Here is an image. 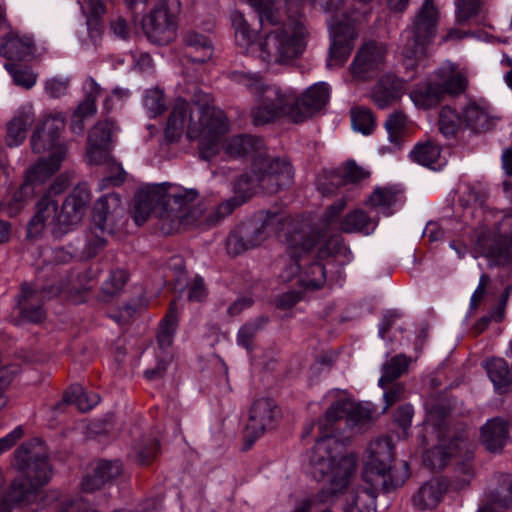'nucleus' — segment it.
<instances>
[{
  "label": "nucleus",
  "instance_id": "1",
  "mask_svg": "<svg viewBox=\"0 0 512 512\" xmlns=\"http://www.w3.org/2000/svg\"><path fill=\"white\" fill-rule=\"evenodd\" d=\"M208 94L196 95L194 104L177 99L169 114L165 137L176 141L186 129L187 138L199 140L200 156L210 160L221 148L229 156H252V174H242L234 182V196L206 211L195 189L171 183L147 184L135 196L134 219L140 225L151 213L159 220L163 234H171L181 227L214 226L230 215L237 207L250 200L261 189L275 194L293 183L291 163L280 157H270L264 150L262 139L252 135H235L223 141L229 125L225 113L210 104Z\"/></svg>",
  "mask_w": 512,
  "mask_h": 512
},
{
  "label": "nucleus",
  "instance_id": "2",
  "mask_svg": "<svg viewBox=\"0 0 512 512\" xmlns=\"http://www.w3.org/2000/svg\"><path fill=\"white\" fill-rule=\"evenodd\" d=\"M375 415L376 409L369 402L340 399L331 404L324 419L319 422L322 435L317 439L309 458L310 474L319 482L327 480V487L298 502L294 512H309L315 507L316 501H326L329 495L343 493L356 476L357 457L352 453L340 455L341 444L333 436V425L346 418L351 427L363 428L374 420Z\"/></svg>",
  "mask_w": 512,
  "mask_h": 512
},
{
  "label": "nucleus",
  "instance_id": "3",
  "mask_svg": "<svg viewBox=\"0 0 512 512\" xmlns=\"http://www.w3.org/2000/svg\"><path fill=\"white\" fill-rule=\"evenodd\" d=\"M258 14L263 32L252 46V56L267 66L287 64L306 47L307 30L302 20L304 0H245Z\"/></svg>",
  "mask_w": 512,
  "mask_h": 512
},
{
  "label": "nucleus",
  "instance_id": "4",
  "mask_svg": "<svg viewBox=\"0 0 512 512\" xmlns=\"http://www.w3.org/2000/svg\"><path fill=\"white\" fill-rule=\"evenodd\" d=\"M12 464L22 475L11 483L4 501L37 512L45 506L42 487L52 474L45 446L38 439L24 442L14 452Z\"/></svg>",
  "mask_w": 512,
  "mask_h": 512
},
{
  "label": "nucleus",
  "instance_id": "5",
  "mask_svg": "<svg viewBox=\"0 0 512 512\" xmlns=\"http://www.w3.org/2000/svg\"><path fill=\"white\" fill-rule=\"evenodd\" d=\"M427 426H430L436 433L438 444L425 451L423 463L431 470L443 469L453 457H459L463 463L459 467L462 473L471 477L473 458V445L466 433L461 432L451 437L448 435L447 417L450 407L444 401H429L426 403Z\"/></svg>",
  "mask_w": 512,
  "mask_h": 512
},
{
  "label": "nucleus",
  "instance_id": "6",
  "mask_svg": "<svg viewBox=\"0 0 512 512\" xmlns=\"http://www.w3.org/2000/svg\"><path fill=\"white\" fill-rule=\"evenodd\" d=\"M230 78L255 96L257 104L251 111L254 125H266L281 118L298 123L294 116L297 112V95L292 89L267 83L259 73L234 71Z\"/></svg>",
  "mask_w": 512,
  "mask_h": 512
},
{
  "label": "nucleus",
  "instance_id": "7",
  "mask_svg": "<svg viewBox=\"0 0 512 512\" xmlns=\"http://www.w3.org/2000/svg\"><path fill=\"white\" fill-rule=\"evenodd\" d=\"M322 237L319 230L308 225H298L292 220V226L285 233L287 252L290 264L280 275L284 281L297 278L298 283L304 288L316 289L321 287L326 279V270L322 263L312 262L308 264L309 252L320 242Z\"/></svg>",
  "mask_w": 512,
  "mask_h": 512
},
{
  "label": "nucleus",
  "instance_id": "8",
  "mask_svg": "<svg viewBox=\"0 0 512 512\" xmlns=\"http://www.w3.org/2000/svg\"><path fill=\"white\" fill-rule=\"evenodd\" d=\"M395 461L394 444L389 437H378L372 440L364 455L362 480L365 485L393 492L404 485L409 478V466L403 462L400 466Z\"/></svg>",
  "mask_w": 512,
  "mask_h": 512
},
{
  "label": "nucleus",
  "instance_id": "9",
  "mask_svg": "<svg viewBox=\"0 0 512 512\" xmlns=\"http://www.w3.org/2000/svg\"><path fill=\"white\" fill-rule=\"evenodd\" d=\"M439 11L433 0H425L415 16L412 28L402 34V54L405 66L414 69L424 58L427 46L436 35Z\"/></svg>",
  "mask_w": 512,
  "mask_h": 512
},
{
  "label": "nucleus",
  "instance_id": "10",
  "mask_svg": "<svg viewBox=\"0 0 512 512\" xmlns=\"http://www.w3.org/2000/svg\"><path fill=\"white\" fill-rule=\"evenodd\" d=\"M491 227L475 233V248L493 264L512 263V212H497Z\"/></svg>",
  "mask_w": 512,
  "mask_h": 512
},
{
  "label": "nucleus",
  "instance_id": "11",
  "mask_svg": "<svg viewBox=\"0 0 512 512\" xmlns=\"http://www.w3.org/2000/svg\"><path fill=\"white\" fill-rule=\"evenodd\" d=\"M292 226V219L280 214L267 212L260 226L250 229L242 226L229 234L226 248L229 254L237 256L248 249L260 245L270 233L288 230Z\"/></svg>",
  "mask_w": 512,
  "mask_h": 512
},
{
  "label": "nucleus",
  "instance_id": "12",
  "mask_svg": "<svg viewBox=\"0 0 512 512\" xmlns=\"http://www.w3.org/2000/svg\"><path fill=\"white\" fill-rule=\"evenodd\" d=\"M62 292H72V288L61 285L57 288H46L36 282H23L17 295V309L20 318L25 322L38 324L46 317L45 299Z\"/></svg>",
  "mask_w": 512,
  "mask_h": 512
},
{
  "label": "nucleus",
  "instance_id": "13",
  "mask_svg": "<svg viewBox=\"0 0 512 512\" xmlns=\"http://www.w3.org/2000/svg\"><path fill=\"white\" fill-rule=\"evenodd\" d=\"M45 229L56 236L63 234L58 199L49 194H42L34 206V214L27 225V236L34 238Z\"/></svg>",
  "mask_w": 512,
  "mask_h": 512
},
{
  "label": "nucleus",
  "instance_id": "14",
  "mask_svg": "<svg viewBox=\"0 0 512 512\" xmlns=\"http://www.w3.org/2000/svg\"><path fill=\"white\" fill-rule=\"evenodd\" d=\"M143 30L148 39L156 44L170 43L176 34L175 16L168 9L167 0H160L154 9L142 20Z\"/></svg>",
  "mask_w": 512,
  "mask_h": 512
},
{
  "label": "nucleus",
  "instance_id": "15",
  "mask_svg": "<svg viewBox=\"0 0 512 512\" xmlns=\"http://www.w3.org/2000/svg\"><path fill=\"white\" fill-rule=\"evenodd\" d=\"M278 412L277 405L271 398L263 397L252 403L246 424V437L251 438L250 445L267 430L274 428Z\"/></svg>",
  "mask_w": 512,
  "mask_h": 512
},
{
  "label": "nucleus",
  "instance_id": "16",
  "mask_svg": "<svg viewBox=\"0 0 512 512\" xmlns=\"http://www.w3.org/2000/svg\"><path fill=\"white\" fill-rule=\"evenodd\" d=\"M91 195L86 184H79L65 198L60 208V219L63 234L77 226L84 218Z\"/></svg>",
  "mask_w": 512,
  "mask_h": 512
},
{
  "label": "nucleus",
  "instance_id": "17",
  "mask_svg": "<svg viewBox=\"0 0 512 512\" xmlns=\"http://www.w3.org/2000/svg\"><path fill=\"white\" fill-rule=\"evenodd\" d=\"M64 116L61 113L44 116L36 126L31 136V147L35 153H43L46 150H55L57 139L64 128Z\"/></svg>",
  "mask_w": 512,
  "mask_h": 512
},
{
  "label": "nucleus",
  "instance_id": "18",
  "mask_svg": "<svg viewBox=\"0 0 512 512\" xmlns=\"http://www.w3.org/2000/svg\"><path fill=\"white\" fill-rule=\"evenodd\" d=\"M386 47L382 43L368 42L356 54L351 65L352 74L359 79H367L378 71L386 56Z\"/></svg>",
  "mask_w": 512,
  "mask_h": 512
},
{
  "label": "nucleus",
  "instance_id": "19",
  "mask_svg": "<svg viewBox=\"0 0 512 512\" xmlns=\"http://www.w3.org/2000/svg\"><path fill=\"white\" fill-rule=\"evenodd\" d=\"M352 480H354V478ZM350 486L351 485H349L343 493L338 495H329L326 501H316L315 507L309 512L315 511L320 504L327 503L331 499L340 495H345V502L342 508L343 512H373L375 510L377 495L381 490L368 485H365L362 488L349 490Z\"/></svg>",
  "mask_w": 512,
  "mask_h": 512
},
{
  "label": "nucleus",
  "instance_id": "20",
  "mask_svg": "<svg viewBox=\"0 0 512 512\" xmlns=\"http://www.w3.org/2000/svg\"><path fill=\"white\" fill-rule=\"evenodd\" d=\"M357 37L354 27L348 23H340L333 29V40L329 49L327 67H341L348 60Z\"/></svg>",
  "mask_w": 512,
  "mask_h": 512
},
{
  "label": "nucleus",
  "instance_id": "21",
  "mask_svg": "<svg viewBox=\"0 0 512 512\" xmlns=\"http://www.w3.org/2000/svg\"><path fill=\"white\" fill-rule=\"evenodd\" d=\"M35 42L31 35L11 30L2 39L0 54L11 61H27L34 57Z\"/></svg>",
  "mask_w": 512,
  "mask_h": 512
},
{
  "label": "nucleus",
  "instance_id": "22",
  "mask_svg": "<svg viewBox=\"0 0 512 512\" xmlns=\"http://www.w3.org/2000/svg\"><path fill=\"white\" fill-rule=\"evenodd\" d=\"M329 100V87L326 83H317L309 87L300 97L297 96V112L294 116L301 123L320 111Z\"/></svg>",
  "mask_w": 512,
  "mask_h": 512
},
{
  "label": "nucleus",
  "instance_id": "23",
  "mask_svg": "<svg viewBox=\"0 0 512 512\" xmlns=\"http://www.w3.org/2000/svg\"><path fill=\"white\" fill-rule=\"evenodd\" d=\"M35 121L34 107L31 103L20 106L7 125V145L19 146L24 142L28 129Z\"/></svg>",
  "mask_w": 512,
  "mask_h": 512
},
{
  "label": "nucleus",
  "instance_id": "24",
  "mask_svg": "<svg viewBox=\"0 0 512 512\" xmlns=\"http://www.w3.org/2000/svg\"><path fill=\"white\" fill-rule=\"evenodd\" d=\"M123 471L122 463L118 460H101L93 468L91 474L84 477L82 489L85 492H93L102 488L106 483L113 481L121 475Z\"/></svg>",
  "mask_w": 512,
  "mask_h": 512
},
{
  "label": "nucleus",
  "instance_id": "25",
  "mask_svg": "<svg viewBox=\"0 0 512 512\" xmlns=\"http://www.w3.org/2000/svg\"><path fill=\"white\" fill-rule=\"evenodd\" d=\"M435 81L441 87L443 95L457 96L465 92L467 88V78L465 74L458 70L452 63H446L435 70L433 74Z\"/></svg>",
  "mask_w": 512,
  "mask_h": 512
},
{
  "label": "nucleus",
  "instance_id": "26",
  "mask_svg": "<svg viewBox=\"0 0 512 512\" xmlns=\"http://www.w3.org/2000/svg\"><path fill=\"white\" fill-rule=\"evenodd\" d=\"M494 480L496 487L490 492L488 501L479 507L478 512H498L494 505L501 508L512 506V475L497 473Z\"/></svg>",
  "mask_w": 512,
  "mask_h": 512
},
{
  "label": "nucleus",
  "instance_id": "27",
  "mask_svg": "<svg viewBox=\"0 0 512 512\" xmlns=\"http://www.w3.org/2000/svg\"><path fill=\"white\" fill-rule=\"evenodd\" d=\"M65 155L66 147H57L51 152V155L48 159H40L27 171L26 181L31 183L32 186L36 182H44L60 169Z\"/></svg>",
  "mask_w": 512,
  "mask_h": 512
},
{
  "label": "nucleus",
  "instance_id": "28",
  "mask_svg": "<svg viewBox=\"0 0 512 512\" xmlns=\"http://www.w3.org/2000/svg\"><path fill=\"white\" fill-rule=\"evenodd\" d=\"M508 438V424L500 417L488 420L481 427V442L490 452H500Z\"/></svg>",
  "mask_w": 512,
  "mask_h": 512
},
{
  "label": "nucleus",
  "instance_id": "29",
  "mask_svg": "<svg viewBox=\"0 0 512 512\" xmlns=\"http://www.w3.org/2000/svg\"><path fill=\"white\" fill-rule=\"evenodd\" d=\"M445 489L438 480L423 483L411 497L413 508L417 511L434 510L441 503Z\"/></svg>",
  "mask_w": 512,
  "mask_h": 512
},
{
  "label": "nucleus",
  "instance_id": "30",
  "mask_svg": "<svg viewBox=\"0 0 512 512\" xmlns=\"http://www.w3.org/2000/svg\"><path fill=\"white\" fill-rule=\"evenodd\" d=\"M410 98L418 108L431 109L443 100L444 95L437 81L429 78L410 91Z\"/></svg>",
  "mask_w": 512,
  "mask_h": 512
},
{
  "label": "nucleus",
  "instance_id": "31",
  "mask_svg": "<svg viewBox=\"0 0 512 512\" xmlns=\"http://www.w3.org/2000/svg\"><path fill=\"white\" fill-rule=\"evenodd\" d=\"M122 211V202L118 194L112 193L102 196L94 205L93 224L103 233L106 230L109 217Z\"/></svg>",
  "mask_w": 512,
  "mask_h": 512
},
{
  "label": "nucleus",
  "instance_id": "32",
  "mask_svg": "<svg viewBox=\"0 0 512 512\" xmlns=\"http://www.w3.org/2000/svg\"><path fill=\"white\" fill-rule=\"evenodd\" d=\"M484 367L496 390L505 393L512 389V366L505 359L493 357L485 361Z\"/></svg>",
  "mask_w": 512,
  "mask_h": 512
},
{
  "label": "nucleus",
  "instance_id": "33",
  "mask_svg": "<svg viewBox=\"0 0 512 512\" xmlns=\"http://www.w3.org/2000/svg\"><path fill=\"white\" fill-rule=\"evenodd\" d=\"M185 44L189 49L187 57L194 63H204L213 56V44L211 40L195 31L188 32L184 38Z\"/></svg>",
  "mask_w": 512,
  "mask_h": 512
},
{
  "label": "nucleus",
  "instance_id": "34",
  "mask_svg": "<svg viewBox=\"0 0 512 512\" xmlns=\"http://www.w3.org/2000/svg\"><path fill=\"white\" fill-rule=\"evenodd\" d=\"M401 84L392 76L382 77L372 90V100L381 109L387 108L400 97Z\"/></svg>",
  "mask_w": 512,
  "mask_h": 512
},
{
  "label": "nucleus",
  "instance_id": "35",
  "mask_svg": "<svg viewBox=\"0 0 512 512\" xmlns=\"http://www.w3.org/2000/svg\"><path fill=\"white\" fill-rule=\"evenodd\" d=\"M103 129V126H94L88 137L87 156L89 161L96 165H106L113 159L110 155V144H104V138L98 136Z\"/></svg>",
  "mask_w": 512,
  "mask_h": 512
},
{
  "label": "nucleus",
  "instance_id": "36",
  "mask_svg": "<svg viewBox=\"0 0 512 512\" xmlns=\"http://www.w3.org/2000/svg\"><path fill=\"white\" fill-rule=\"evenodd\" d=\"M128 279L129 274L125 269H113L108 278L102 284L98 295L99 299L103 302H110L112 299L120 295Z\"/></svg>",
  "mask_w": 512,
  "mask_h": 512
},
{
  "label": "nucleus",
  "instance_id": "37",
  "mask_svg": "<svg viewBox=\"0 0 512 512\" xmlns=\"http://www.w3.org/2000/svg\"><path fill=\"white\" fill-rule=\"evenodd\" d=\"M177 326V302L176 300H173L169 305V309L165 317L159 323L157 340L161 348H167L172 344Z\"/></svg>",
  "mask_w": 512,
  "mask_h": 512
},
{
  "label": "nucleus",
  "instance_id": "38",
  "mask_svg": "<svg viewBox=\"0 0 512 512\" xmlns=\"http://www.w3.org/2000/svg\"><path fill=\"white\" fill-rule=\"evenodd\" d=\"M110 0H80L82 12L88 15L87 27L92 39L100 36L98 18L105 14L106 5Z\"/></svg>",
  "mask_w": 512,
  "mask_h": 512
},
{
  "label": "nucleus",
  "instance_id": "39",
  "mask_svg": "<svg viewBox=\"0 0 512 512\" xmlns=\"http://www.w3.org/2000/svg\"><path fill=\"white\" fill-rule=\"evenodd\" d=\"M410 158L434 170L441 166L440 147L431 141L417 144L410 152Z\"/></svg>",
  "mask_w": 512,
  "mask_h": 512
},
{
  "label": "nucleus",
  "instance_id": "40",
  "mask_svg": "<svg viewBox=\"0 0 512 512\" xmlns=\"http://www.w3.org/2000/svg\"><path fill=\"white\" fill-rule=\"evenodd\" d=\"M376 223L363 210L357 209L348 213L340 222V229L346 233L362 232L370 234Z\"/></svg>",
  "mask_w": 512,
  "mask_h": 512
},
{
  "label": "nucleus",
  "instance_id": "41",
  "mask_svg": "<svg viewBox=\"0 0 512 512\" xmlns=\"http://www.w3.org/2000/svg\"><path fill=\"white\" fill-rule=\"evenodd\" d=\"M399 195L400 192L392 187L376 188L368 202L372 208L379 210L385 216H390L393 213V206L399 200Z\"/></svg>",
  "mask_w": 512,
  "mask_h": 512
},
{
  "label": "nucleus",
  "instance_id": "42",
  "mask_svg": "<svg viewBox=\"0 0 512 512\" xmlns=\"http://www.w3.org/2000/svg\"><path fill=\"white\" fill-rule=\"evenodd\" d=\"M268 322V317L260 315L243 324L237 333L238 345L248 351H252L254 349V339L256 335L266 327Z\"/></svg>",
  "mask_w": 512,
  "mask_h": 512
},
{
  "label": "nucleus",
  "instance_id": "43",
  "mask_svg": "<svg viewBox=\"0 0 512 512\" xmlns=\"http://www.w3.org/2000/svg\"><path fill=\"white\" fill-rule=\"evenodd\" d=\"M100 398L95 393H88L80 385H72L64 393L63 402L75 404L79 411L87 412L98 404Z\"/></svg>",
  "mask_w": 512,
  "mask_h": 512
},
{
  "label": "nucleus",
  "instance_id": "44",
  "mask_svg": "<svg viewBox=\"0 0 512 512\" xmlns=\"http://www.w3.org/2000/svg\"><path fill=\"white\" fill-rule=\"evenodd\" d=\"M411 363V358L405 354H398L387 361L382 368V376L379 379V385L384 387V383H390L407 372Z\"/></svg>",
  "mask_w": 512,
  "mask_h": 512
},
{
  "label": "nucleus",
  "instance_id": "45",
  "mask_svg": "<svg viewBox=\"0 0 512 512\" xmlns=\"http://www.w3.org/2000/svg\"><path fill=\"white\" fill-rule=\"evenodd\" d=\"M463 122L475 132L485 131L490 127L488 113L475 103L464 109Z\"/></svg>",
  "mask_w": 512,
  "mask_h": 512
},
{
  "label": "nucleus",
  "instance_id": "46",
  "mask_svg": "<svg viewBox=\"0 0 512 512\" xmlns=\"http://www.w3.org/2000/svg\"><path fill=\"white\" fill-rule=\"evenodd\" d=\"M407 125V117L400 111L390 114L385 122L388 138L392 144L400 148Z\"/></svg>",
  "mask_w": 512,
  "mask_h": 512
},
{
  "label": "nucleus",
  "instance_id": "47",
  "mask_svg": "<svg viewBox=\"0 0 512 512\" xmlns=\"http://www.w3.org/2000/svg\"><path fill=\"white\" fill-rule=\"evenodd\" d=\"M236 44L245 49L252 56V46L255 44L254 33L242 14H235L233 17Z\"/></svg>",
  "mask_w": 512,
  "mask_h": 512
},
{
  "label": "nucleus",
  "instance_id": "48",
  "mask_svg": "<svg viewBox=\"0 0 512 512\" xmlns=\"http://www.w3.org/2000/svg\"><path fill=\"white\" fill-rule=\"evenodd\" d=\"M162 499L160 497L147 499L135 510L120 509L114 512H158L161 508ZM67 512H97L86 502L78 501L67 507Z\"/></svg>",
  "mask_w": 512,
  "mask_h": 512
},
{
  "label": "nucleus",
  "instance_id": "49",
  "mask_svg": "<svg viewBox=\"0 0 512 512\" xmlns=\"http://www.w3.org/2000/svg\"><path fill=\"white\" fill-rule=\"evenodd\" d=\"M5 68L11 75L13 83L25 90L31 89L37 82V74L28 66L6 63Z\"/></svg>",
  "mask_w": 512,
  "mask_h": 512
},
{
  "label": "nucleus",
  "instance_id": "50",
  "mask_svg": "<svg viewBox=\"0 0 512 512\" xmlns=\"http://www.w3.org/2000/svg\"><path fill=\"white\" fill-rule=\"evenodd\" d=\"M85 90L86 96L74 112L88 118L96 112L95 102L101 89L93 78H88L85 82Z\"/></svg>",
  "mask_w": 512,
  "mask_h": 512
},
{
  "label": "nucleus",
  "instance_id": "51",
  "mask_svg": "<svg viewBox=\"0 0 512 512\" xmlns=\"http://www.w3.org/2000/svg\"><path fill=\"white\" fill-rule=\"evenodd\" d=\"M462 122L463 115L460 116L450 106H445L441 109L439 116V130L444 136L450 137L455 135Z\"/></svg>",
  "mask_w": 512,
  "mask_h": 512
},
{
  "label": "nucleus",
  "instance_id": "52",
  "mask_svg": "<svg viewBox=\"0 0 512 512\" xmlns=\"http://www.w3.org/2000/svg\"><path fill=\"white\" fill-rule=\"evenodd\" d=\"M351 121L353 128L363 134H370L374 127L375 122L373 115L369 109L357 107L351 111Z\"/></svg>",
  "mask_w": 512,
  "mask_h": 512
},
{
  "label": "nucleus",
  "instance_id": "53",
  "mask_svg": "<svg viewBox=\"0 0 512 512\" xmlns=\"http://www.w3.org/2000/svg\"><path fill=\"white\" fill-rule=\"evenodd\" d=\"M144 106L151 117H156L163 113L166 109L163 91L158 88L147 90L144 96Z\"/></svg>",
  "mask_w": 512,
  "mask_h": 512
},
{
  "label": "nucleus",
  "instance_id": "54",
  "mask_svg": "<svg viewBox=\"0 0 512 512\" xmlns=\"http://www.w3.org/2000/svg\"><path fill=\"white\" fill-rule=\"evenodd\" d=\"M158 451L159 444L155 438H148L146 440H142L135 447L136 459L139 464L147 465L156 457Z\"/></svg>",
  "mask_w": 512,
  "mask_h": 512
},
{
  "label": "nucleus",
  "instance_id": "55",
  "mask_svg": "<svg viewBox=\"0 0 512 512\" xmlns=\"http://www.w3.org/2000/svg\"><path fill=\"white\" fill-rule=\"evenodd\" d=\"M457 21L461 24L476 16L481 8V0H456Z\"/></svg>",
  "mask_w": 512,
  "mask_h": 512
},
{
  "label": "nucleus",
  "instance_id": "56",
  "mask_svg": "<svg viewBox=\"0 0 512 512\" xmlns=\"http://www.w3.org/2000/svg\"><path fill=\"white\" fill-rule=\"evenodd\" d=\"M106 176L103 178L102 186L112 185V186H119L121 185L126 178V173L121 167L119 163L114 161L112 159L106 164Z\"/></svg>",
  "mask_w": 512,
  "mask_h": 512
},
{
  "label": "nucleus",
  "instance_id": "57",
  "mask_svg": "<svg viewBox=\"0 0 512 512\" xmlns=\"http://www.w3.org/2000/svg\"><path fill=\"white\" fill-rule=\"evenodd\" d=\"M33 193L34 187L31 185V183L25 181V183L20 187V189L13 194V198L9 203V210L12 213H18L19 211H21L26 205L28 198H30L33 195Z\"/></svg>",
  "mask_w": 512,
  "mask_h": 512
},
{
  "label": "nucleus",
  "instance_id": "58",
  "mask_svg": "<svg viewBox=\"0 0 512 512\" xmlns=\"http://www.w3.org/2000/svg\"><path fill=\"white\" fill-rule=\"evenodd\" d=\"M387 384L388 383H384V387H382L385 390L384 411L387 410L390 406L394 405L395 403L405 398V386L402 383H393L390 386H387Z\"/></svg>",
  "mask_w": 512,
  "mask_h": 512
},
{
  "label": "nucleus",
  "instance_id": "59",
  "mask_svg": "<svg viewBox=\"0 0 512 512\" xmlns=\"http://www.w3.org/2000/svg\"><path fill=\"white\" fill-rule=\"evenodd\" d=\"M110 33L122 40H126L130 36V27L125 18L117 16L110 21Z\"/></svg>",
  "mask_w": 512,
  "mask_h": 512
},
{
  "label": "nucleus",
  "instance_id": "60",
  "mask_svg": "<svg viewBox=\"0 0 512 512\" xmlns=\"http://www.w3.org/2000/svg\"><path fill=\"white\" fill-rule=\"evenodd\" d=\"M369 176V173L362 167L357 166L354 162H348L346 164L343 178L347 182H359Z\"/></svg>",
  "mask_w": 512,
  "mask_h": 512
},
{
  "label": "nucleus",
  "instance_id": "61",
  "mask_svg": "<svg viewBox=\"0 0 512 512\" xmlns=\"http://www.w3.org/2000/svg\"><path fill=\"white\" fill-rule=\"evenodd\" d=\"M491 280L487 274H482L479 280V284L472 294L470 300V308L477 309L485 295L486 287L490 284Z\"/></svg>",
  "mask_w": 512,
  "mask_h": 512
},
{
  "label": "nucleus",
  "instance_id": "62",
  "mask_svg": "<svg viewBox=\"0 0 512 512\" xmlns=\"http://www.w3.org/2000/svg\"><path fill=\"white\" fill-rule=\"evenodd\" d=\"M465 201L468 205L475 204L482 206L486 201L487 194L485 190L475 187V186H467L466 191L464 192Z\"/></svg>",
  "mask_w": 512,
  "mask_h": 512
},
{
  "label": "nucleus",
  "instance_id": "63",
  "mask_svg": "<svg viewBox=\"0 0 512 512\" xmlns=\"http://www.w3.org/2000/svg\"><path fill=\"white\" fill-rule=\"evenodd\" d=\"M70 179L66 174L59 175L43 194H49L51 197L57 198L69 186Z\"/></svg>",
  "mask_w": 512,
  "mask_h": 512
},
{
  "label": "nucleus",
  "instance_id": "64",
  "mask_svg": "<svg viewBox=\"0 0 512 512\" xmlns=\"http://www.w3.org/2000/svg\"><path fill=\"white\" fill-rule=\"evenodd\" d=\"M68 87V82L58 79L48 80L45 84V90L52 98H59L63 96Z\"/></svg>",
  "mask_w": 512,
  "mask_h": 512
}]
</instances>
